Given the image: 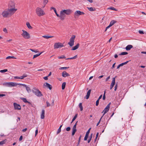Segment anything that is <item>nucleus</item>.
<instances>
[{"label": "nucleus", "instance_id": "a211bd4d", "mask_svg": "<svg viewBox=\"0 0 146 146\" xmlns=\"http://www.w3.org/2000/svg\"><path fill=\"white\" fill-rule=\"evenodd\" d=\"M62 76L64 77H66L67 76H70V74L67 73L66 71H63L62 73Z\"/></svg>", "mask_w": 146, "mask_h": 146}, {"label": "nucleus", "instance_id": "f03ea898", "mask_svg": "<svg viewBox=\"0 0 146 146\" xmlns=\"http://www.w3.org/2000/svg\"><path fill=\"white\" fill-rule=\"evenodd\" d=\"M15 10L8 9L3 11L2 13V16L4 18H8L11 17L15 13Z\"/></svg>", "mask_w": 146, "mask_h": 146}, {"label": "nucleus", "instance_id": "680f3d73", "mask_svg": "<svg viewBox=\"0 0 146 146\" xmlns=\"http://www.w3.org/2000/svg\"><path fill=\"white\" fill-rule=\"evenodd\" d=\"M81 135H80L79 137V140H78V145L79 144V143H80V139H81Z\"/></svg>", "mask_w": 146, "mask_h": 146}, {"label": "nucleus", "instance_id": "72a5a7b5", "mask_svg": "<svg viewBox=\"0 0 146 146\" xmlns=\"http://www.w3.org/2000/svg\"><path fill=\"white\" fill-rule=\"evenodd\" d=\"M87 8L90 11H93L95 10V9H94L92 7H87Z\"/></svg>", "mask_w": 146, "mask_h": 146}, {"label": "nucleus", "instance_id": "7ed1b4c3", "mask_svg": "<svg viewBox=\"0 0 146 146\" xmlns=\"http://www.w3.org/2000/svg\"><path fill=\"white\" fill-rule=\"evenodd\" d=\"M42 8H43L42 6L41 8L38 7L35 9V13L39 17L42 16L46 15L45 13Z\"/></svg>", "mask_w": 146, "mask_h": 146}, {"label": "nucleus", "instance_id": "7c9ffc66", "mask_svg": "<svg viewBox=\"0 0 146 146\" xmlns=\"http://www.w3.org/2000/svg\"><path fill=\"white\" fill-rule=\"evenodd\" d=\"M78 115V114H76L74 116V117L73 118L72 122H71V123H72L73 122L75 119H76V118H77Z\"/></svg>", "mask_w": 146, "mask_h": 146}, {"label": "nucleus", "instance_id": "1a4fd4ad", "mask_svg": "<svg viewBox=\"0 0 146 146\" xmlns=\"http://www.w3.org/2000/svg\"><path fill=\"white\" fill-rule=\"evenodd\" d=\"M64 46L63 44L60 42H56L54 44V49H56L63 47Z\"/></svg>", "mask_w": 146, "mask_h": 146}, {"label": "nucleus", "instance_id": "4d7b16f0", "mask_svg": "<svg viewBox=\"0 0 146 146\" xmlns=\"http://www.w3.org/2000/svg\"><path fill=\"white\" fill-rule=\"evenodd\" d=\"M98 135H99V133H96V138L95 139V141H96V139H97V138L98 136Z\"/></svg>", "mask_w": 146, "mask_h": 146}, {"label": "nucleus", "instance_id": "9d476101", "mask_svg": "<svg viewBox=\"0 0 146 146\" xmlns=\"http://www.w3.org/2000/svg\"><path fill=\"white\" fill-rule=\"evenodd\" d=\"M84 13L80 11H76L74 13V16L75 18L78 17L80 15H84Z\"/></svg>", "mask_w": 146, "mask_h": 146}, {"label": "nucleus", "instance_id": "5701e85b", "mask_svg": "<svg viewBox=\"0 0 146 146\" xmlns=\"http://www.w3.org/2000/svg\"><path fill=\"white\" fill-rule=\"evenodd\" d=\"M117 22V21L115 20H112L111 21L109 25L111 27L114 24Z\"/></svg>", "mask_w": 146, "mask_h": 146}, {"label": "nucleus", "instance_id": "f704fd0d", "mask_svg": "<svg viewBox=\"0 0 146 146\" xmlns=\"http://www.w3.org/2000/svg\"><path fill=\"white\" fill-rule=\"evenodd\" d=\"M42 52H41L39 54H36L34 55L33 56V58H36V57H38V56H40L42 54Z\"/></svg>", "mask_w": 146, "mask_h": 146}, {"label": "nucleus", "instance_id": "58836bf2", "mask_svg": "<svg viewBox=\"0 0 146 146\" xmlns=\"http://www.w3.org/2000/svg\"><path fill=\"white\" fill-rule=\"evenodd\" d=\"M58 58L59 59H63V58H65L66 57L64 55H62L61 56H58Z\"/></svg>", "mask_w": 146, "mask_h": 146}, {"label": "nucleus", "instance_id": "4be33fe9", "mask_svg": "<svg viewBox=\"0 0 146 146\" xmlns=\"http://www.w3.org/2000/svg\"><path fill=\"white\" fill-rule=\"evenodd\" d=\"M91 92V90H89L88 91V92H87V93L86 95V99H87L89 98V96H90V95Z\"/></svg>", "mask_w": 146, "mask_h": 146}, {"label": "nucleus", "instance_id": "393cba45", "mask_svg": "<svg viewBox=\"0 0 146 146\" xmlns=\"http://www.w3.org/2000/svg\"><path fill=\"white\" fill-rule=\"evenodd\" d=\"M21 99L25 103H30V102H29L25 98H21Z\"/></svg>", "mask_w": 146, "mask_h": 146}, {"label": "nucleus", "instance_id": "5fc2aeb1", "mask_svg": "<svg viewBox=\"0 0 146 146\" xmlns=\"http://www.w3.org/2000/svg\"><path fill=\"white\" fill-rule=\"evenodd\" d=\"M99 100L98 99V100L96 101V106H97L98 105L99 103Z\"/></svg>", "mask_w": 146, "mask_h": 146}, {"label": "nucleus", "instance_id": "bf43d9fd", "mask_svg": "<svg viewBox=\"0 0 146 146\" xmlns=\"http://www.w3.org/2000/svg\"><path fill=\"white\" fill-rule=\"evenodd\" d=\"M48 76H45L43 77V78L45 80H47L48 79Z\"/></svg>", "mask_w": 146, "mask_h": 146}, {"label": "nucleus", "instance_id": "052dcab7", "mask_svg": "<svg viewBox=\"0 0 146 146\" xmlns=\"http://www.w3.org/2000/svg\"><path fill=\"white\" fill-rule=\"evenodd\" d=\"M24 78L27 77V75L26 74H24L22 76Z\"/></svg>", "mask_w": 146, "mask_h": 146}, {"label": "nucleus", "instance_id": "c756f323", "mask_svg": "<svg viewBox=\"0 0 146 146\" xmlns=\"http://www.w3.org/2000/svg\"><path fill=\"white\" fill-rule=\"evenodd\" d=\"M77 57V55H76L73 57H71V58H67L66 59V60H69V59H75Z\"/></svg>", "mask_w": 146, "mask_h": 146}, {"label": "nucleus", "instance_id": "603ef678", "mask_svg": "<svg viewBox=\"0 0 146 146\" xmlns=\"http://www.w3.org/2000/svg\"><path fill=\"white\" fill-rule=\"evenodd\" d=\"M103 117V116H102L101 117V118L100 119V120H99V121L97 123V125H96L97 126H98L99 125V123H100V121H101V120L102 118Z\"/></svg>", "mask_w": 146, "mask_h": 146}, {"label": "nucleus", "instance_id": "864d4df0", "mask_svg": "<svg viewBox=\"0 0 146 146\" xmlns=\"http://www.w3.org/2000/svg\"><path fill=\"white\" fill-rule=\"evenodd\" d=\"M61 129H60V128H59L58 129V131L57 132V134H58L61 132Z\"/></svg>", "mask_w": 146, "mask_h": 146}, {"label": "nucleus", "instance_id": "774afa93", "mask_svg": "<svg viewBox=\"0 0 146 146\" xmlns=\"http://www.w3.org/2000/svg\"><path fill=\"white\" fill-rule=\"evenodd\" d=\"M38 133V129H36L35 131V136H36L37 135Z\"/></svg>", "mask_w": 146, "mask_h": 146}, {"label": "nucleus", "instance_id": "c03bdc74", "mask_svg": "<svg viewBox=\"0 0 146 146\" xmlns=\"http://www.w3.org/2000/svg\"><path fill=\"white\" fill-rule=\"evenodd\" d=\"M78 122V121H77L76 123H75V124L74 125L72 128L73 129H76V125H77V122Z\"/></svg>", "mask_w": 146, "mask_h": 146}, {"label": "nucleus", "instance_id": "f3484780", "mask_svg": "<svg viewBox=\"0 0 146 146\" xmlns=\"http://www.w3.org/2000/svg\"><path fill=\"white\" fill-rule=\"evenodd\" d=\"M48 0H42V7L44 8L46 5L48 3Z\"/></svg>", "mask_w": 146, "mask_h": 146}, {"label": "nucleus", "instance_id": "a19ab883", "mask_svg": "<svg viewBox=\"0 0 146 146\" xmlns=\"http://www.w3.org/2000/svg\"><path fill=\"white\" fill-rule=\"evenodd\" d=\"M8 71L7 69H4L3 70H1L0 71V72L1 73H4L7 72Z\"/></svg>", "mask_w": 146, "mask_h": 146}, {"label": "nucleus", "instance_id": "13d9d810", "mask_svg": "<svg viewBox=\"0 0 146 146\" xmlns=\"http://www.w3.org/2000/svg\"><path fill=\"white\" fill-rule=\"evenodd\" d=\"M110 27H111L109 25V26H107V27H106V29L105 31H106L108 29V28H110Z\"/></svg>", "mask_w": 146, "mask_h": 146}, {"label": "nucleus", "instance_id": "ea45409f", "mask_svg": "<svg viewBox=\"0 0 146 146\" xmlns=\"http://www.w3.org/2000/svg\"><path fill=\"white\" fill-rule=\"evenodd\" d=\"M69 68V67H61L59 68V69L60 70H66V69L68 68Z\"/></svg>", "mask_w": 146, "mask_h": 146}, {"label": "nucleus", "instance_id": "f8f14e48", "mask_svg": "<svg viewBox=\"0 0 146 146\" xmlns=\"http://www.w3.org/2000/svg\"><path fill=\"white\" fill-rule=\"evenodd\" d=\"M117 77L116 76H115V77L113 78H112V82L111 83L110 86V89L111 90L113 87L115 85V78Z\"/></svg>", "mask_w": 146, "mask_h": 146}, {"label": "nucleus", "instance_id": "423d86ee", "mask_svg": "<svg viewBox=\"0 0 146 146\" xmlns=\"http://www.w3.org/2000/svg\"><path fill=\"white\" fill-rule=\"evenodd\" d=\"M21 84L17 83L15 82H6L4 83V84L7 86L9 87H12L16 86L18 85H20Z\"/></svg>", "mask_w": 146, "mask_h": 146}, {"label": "nucleus", "instance_id": "6ab92c4d", "mask_svg": "<svg viewBox=\"0 0 146 146\" xmlns=\"http://www.w3.org/2000/svg\"><path fill=\"white\" fill-rule=\"evenodd\" d=\"M80 46V44L79 43H78L77 44L74 46L72 47L71 49L72 50H75L78 48Z\"/></svg>", "mask_w": 146, "mask_h": 146}, {"label": "nucleus", "instance_id": "9b49d317", "mask_svg": "<svg viewBox=\"0 0 146 146\" xmlns=\"http://www.w3.org/2000/svg\"><path fill=\"white\" fill-rule=\"evenodd\" d=\"M110 103L108 104L106 107L105 108L104 110L103 111V112H104V114H103V116L110 109Z\"/></svg>", "mask_w": 146, "mask_h": 146}, {"label": "nucleus", "instance_id": "4468645a", "mask_svg": "<svg viewBox=\"0 0 146 146\" xmlns=\"http://www.w3.org/2000/svg\"><path fill=\"white\" fill-rule=\"evenodd\" d=\"M13 105L15 110H20L21 109V107L19 105L14 103Z\"/></svg>", "mask_w": 146, "mask_h": 146}, {"label": "nucleus", "instance_id": "de8ad7c7", "mask_svg": "<svg viewBox=\"0 0 146 146\" xmlns=\"http://www.w3.org/2000/svg\"><path fill=\"white\" fill-rule=\"evenodd\" d=\"M91 129V128H89V129L88 130V131L86 132V134L89 135V134L90 133V130Z\"/></svg>", "mask_w": 146, "mask_h": 146}, {"label": "nucleus", "instance_id": "c85d7f7f", "mask_svg": "<svg viewBox=\"0 0 146 146\" xmlns=\"http://www.w3.org/2000/svg\"><path fill=\"white\" fill-rule=\"evenodd\" d=\"M10 58L16 59V58L14 56H9L7 57L6 58V59H10Z\"/></svg>", "mask_w": 146, "mask_h": 146}, {"label": "nucleus", "instance_id": "a18cd8bd", "mask_svg": "<svg viewBox=\"0 0 146 146\" xmlns=\"http://www.w3.org/2000/svg\"><path fill=\"white\" fill-rule=\"evenodd\" d=\"M30 50L32 52H35V53H37L38 52V51L37 50H35L33 49H30Z\"/></svg>", "mask_w": 146, "mask_h": 146}, {"label": "nucleus", "instance_id": "39448f33", "mask_svg": "<svg viewBox=\"0 0 146 146\" xmlns=\"http://www.w3.org/2000/svg\"><path fill=\"white\" fill-rule=\"evenodd\" d=\"M76 36L75 35H72L70 40L69 42L68 43V44L70 46L72 47L74 44V40Z\"/></svg>", "mask_w": 146, "mask_h": 146}, {"label": "nucleus", "instance_id": "338daca9", "mask_svg": "<svg viewBox=\"0 0 146 146\" xmlns=\"http://www.w3.org/2000/svg\"><path fill=\"white\" fill-rule=\"evenodd\" d=\"M27 128L24 129L22 130V131L23 132H25L27 131Z\"/></svg>", "mask_w": 146, "mask_h": 146}, {"label": "nucleus", "instance_id": "09e8293b", "mask_svg": "<svg viewBox=\"0 0 146 146\" xmlns=\"http://www.w3.org/2000/svg\"><path fill=\"white\" fill-rule=\"evenodd\" d=\"M88 135L86 134V135H85L84 138V140H86L88 138Z\"/></svg>", "mask_w": 146, "mask_h": 146}, {"label": "nucleus", "instance_id": "f257e3e1", "mask_svg": "<svg viewBox=\"0 0 146 146\" xmlns=\"http://www.w3.org/2000/svg\"><path fill=\"white\" fill-rule=\"evenodd\" d=\"M72 12V11L70 9H63L60 11V14L59 15V17L61 21H63L66 17V15H69Z\"/></svg>", "mask_w": 146, "mask_h": 146}, {"label": "nucleus", "instance_id": "e433bc0d", "mask_svg": "<svg viewBox=\"0 0 146 146\" xmlns=\"http://www.w3.org/2000/svg\"><path fill=\"white\" fill-rule=\"evenodd\" d=\"M128 54V53L126 52H123L120 54L119 55H125Z\"/></svg>", "mask_w": 146, "mask_h": 146}, {"label": "nucleus", "instance_id": "4c0bfd02", "mask_svg": "<svg viewBox=\"0 0 146 146\" xmlns=\"http://www.w3.org/2000/svg\"><path fill=\"white\" fill-rule=\"evenodd\" d=\"M128 62V61H127L125 62L119 64V65L121 66H123V65L127 64Z\"/></svg>", "mask_w": 146, "mask_h": 146}, {"label": "nucleus", "instance_id": "c9c22d12", "mask_svg": "<svg viewBox=\"0 0 146 146\" xmlns=\"http://www.w3.org/2000/svg\"><path fill=\"white\" fill-rule=\"evenodd\" d=\"M92 136V133L90 136V139L88 140V143H89L90 141Z\"/></svg>", "mask_w": 146, "mask_h": 146}, {"label": "nucleus", "instance_id": "412c9836", "mask_svg": "<svg viewBox=\"0 0 146 146\" xmlns=\"http://www.w3.org/2000/svg\"><path fill=\"white\" fill-rule=\"evenodd\" d=\"M133 48V46L131 45H128L125 48V49L127 50H129Z\"/></svg>", "mask_w": 146, "mask_h": 146}, {"label": "nucleus", "instance_id": "bb28decb", "mask_svg": "<svg viewBox=\"0 0 146 146\" xmlns=\"http://www.w3.org/2000/svg\"><path fill=\"white\" fill-rule=\"evenodd\" d=\"M66 83L65 82H64L62 83V90L65 89L66 86Z\"/></svg>", "mask_w": 146, "mask_h": 146}, {"label": "nucleus", "instance_id": "cd10ccee", "mask_svg": "<svg viewBox=\"0 0 146 146\" xmlns=\"http://www.w3.org/2000/svg\"><path fill=\"white\" fill-rule=\"evenodd\" d=\"M72 136L74 135L76 132L77 130L76 129H72Z\"/></svg>", "mask_w": 146, "mask_h": 146}, {"label": "nucleus", "instance_id": "a878e982", "mask_svg": "<svg viewBox=\"0 0 146 146\" xmlns=\"http://www.w3.org/2000/svg\"><path fill=\"white\" fill-rule=\"evenodd\" d=\"M43 37H44L46 39H48L50 38H51L53 37V36H47L46 35H44L42 36Z\"/></svg>", "mask_w": 146, "mask_h": 146}, {"label": "nucleus", "instance_id": "6e6d98bb", "mask_svg": "<svg viewBox=\"0 0 146 146\" xmlns=\"http://www.w3.org/2000/svg\"><path fill=\"white\" fill-rule=\"evenodd\" d=\"M66 129L67 131H69L70 129V127H68L66 128Z\"/></svg>", "mask_w": 146, "mask_h": 146}, {"label": "nucleus", "instance_id": "2f4dec72", "mask_svg": "<svg viewBox=\"0 0 146 146\" xmlns=\"http://www.w3.org/2000/svg\"><path fill=\"white\" fill-rule=\"evenodd\" d=\"M108 9H111L113 10H114L115 11H117V10L115 8H114L113 7H109L108 8Z\"/></svg>", "mask_w": 146, "mask_h": 146}, {"label": "nucleus", "instance_id": "20e7f679", "mask_svg": "<svg viewBox=\"0 0 146 146\" xmlns=\"http://www.w3.org/2000/svg\"><path fill=\"white\" fill-rule=\"evenodd\" d=\"M22 33L21 35L22 37L25 39H29L31 38L30 34L26 31L24 30H22Z\"/></svg>", "mask_w": 146, "mask_h": 146}, {"label": "nucleus", "instance_id": "b1692460", "mask_svg": "<svg viewBox=\"0 0 146 146\" xmlns=\"http://www.w3.org/2000/svg\"><path fill=\"white\" fill-rule=\"evenodd\" d=\"M26 25L27 27L29 29H32L33 28V27L31 26L30 23L28 22H27L26 23Z\"/></svg>", "mask_w": 146, "mask_h": 146}, {"label": "nucleus", "instance_id": "473e14b6", "mask_svg": "<svg viewBox=\"0 0 146 146\" xmlns=\"http://www.w3.org/2000/svg\"><path fill=\"white\" fill-rule=\"evenodd\" d=\"M79 106L80 108V110L81 111H82L83 110V107L82 105V103H80L79 104Z\"/></svg>", "mask_w": 146, "mask_h": 146}, {"label": "nucleus", "instance_id": "2eb2a0df", "mask_svg": "<svg viewBox=\"0 0 146 146\" xmlns=\"http://www.w3.org/2000/svg\"><path fill=\"white\" fill-rule=\"evenodd\" d=\"M40 118L41 119H43L45 117V111L43 109L42 110L41 112L40 113Z\"/></svg>", "mask_w": 146, "mask_h": 146}, {"label": "nucleus", "instance_id": "79ce46f5", "mask_svg": "<svg viewBox=\"0 0 146 146\" xmlns=\"http://www.w3.org/2000/svg\"><path fill=\"white\" fill-rule=\"evenodd\" d=\"M5 142V140L2 141L0 142V145H2L4 144Z\"/></svg>", "mask_w": 146, "mask_h": 146}, {"label": "nucleus", "instance_id": "49530a36", "mask_svg": "<svg viewBox=\"0 0 146 146\" xmlns=\"http://www.w3.org/2000/svg\"><path fill=\"white\" fill-rule=\"evenodd\" d=\"M105 94H106V91H104V93L103 97V99L104 100L106 99V97H105Z\"/></svg>", "mask_w": 146, "mask_h": 146}, {"label": "nucleus", "instance_id": "37998d69", "mask_svg": "<svg viewBox=\"0 0 146 146\" xmlns=\"http://www.w3.org/2000/svg\"><path fill=\"white\" fill-rule=\"evenodd\" d=\"M54 11L55 13L56 14V16L58 17H59V14H58L57 12V11H56V9H55V10H54Z\"/></svg>", "mask_w": 146, "mask_h": 146}, {"label": "nucleus", "instance_id": "8fccbe9b", "mask_svg": "<svg viewBox=\"0 0 146 146\" xmlns=\"http://www.w3.org/2000/svg\"><path fill=\"white\" fill-rule=\"evenodd\" d=\"M3 31L5 33H7V31L6 28H4L3 29Z\"/></svg>", "mask_w": 146, "mask_h": 146}, {"label": "nucleus", "instance_id": "0eeeda50", "mask_svg": "<svg viewBox=\"0 0 146 146\" xmlns=\"http://www.w3.org/2000/svg\"><path fill=\"white\" fill-rule=\"evenodd\" d=\"M33 92L38 96H40L42 95L41 92L35 88H33Z\"/></svg>", "mask_w": 146, "mask_h": 146}, {"label": "nucleus", "instance_id": "aec40b11", "mask_svg": "<svg viewBox=\"0 0 146 146\" xmlns=\"http://www.w3.org/2000/svg\"><path fill=\"white\" fill-rule=\"evenodd\" d=\"M54 100H53L52 102V103L51 105L50 104V103L48 101H47L46 102V106H47V107H49V106H53L54 105Z\"/></svg>", "mask_w": 146, "mask_h": 146}, {"label": "nucleus", "instance_id": "0e129e2a", "mask_svg": "<svg viewBox=\"0 0 146 146\" xmlns=\"http://www.w3.org/2000/svg\"><path fill=\"white\" fill-rule=\"evenodd\" d=\"M22 139H23V136H22L21 135L20 137V138L19 139V140L20 141H21L22 140Z\"/></svg>", "mask_w": 146, "mask_h": 146}, {"label": "nucleus", "instance_id": "e2e57ef3", "mask_svg": "<svg viewBox=\"0 0 146 146\" xmlns=\"http://www.w3.org/2000/svg\"><path fill=\"white\" fill-rule=\"evenodd\" d=\"M139 33L140 34H143L144 33L143 32L141 31H139Z\"/></svg>", "mask_w": 146, "mask_h": 146}, {"label": "nucleus", "instance_id": "69168bd1", "mask_svg": "<svg viewBox=\"0 0 146 146\" xmlns=\"http://www.w3.org/2000/svg\"><path fill=\"white\" fill-rule=\"evenodd\" d=\"M115 63L114 64H113L112 67H111V69H113L115 67Z\"/></svg>", "mask_w": 146, "mask_h": 146}, {"label": "nucleus", "instance_id": "6e6552de", "mask_svg": "<svg viewBox=\"0 0 146 146\" xmlns=\"http://www.w3.org/2000/svg\"><path fill=\"white\" fill-rule=\"evenodd\" d=\"M15 3L13 1H10L8 5V8L9 9H14L15 10V13L17 11V9L15 8Z\"/></svg>", "mask_w": 146, "mask_h": 146}, {"label": "nucleus", "instance_id": "ddd939ff", "mask_svg": "<svg viewBox=\"0 0 146 146\" xmlns=\"http://www.w3.org/2000/svg\"><path fill=\"white\" fill-rule=\"evenodd\" d=\"M20 85L23 86L24 87H25L26 90L28 92V93H29L31 92V90L30 88V87L27 86L25 84H20Z\"/></svg>", "mask_w": 146, "mask_h": 146}, {"label": "nucleus", "instance_id": "dca6fc26", "mask_svg": "<svg viewBox=\"0 0 146 146\" xmlns=\"http://www.w3.org/2000/svg\"><path fill=\"white\" fill-rule=\"evenodd\" d=\"M44 86L48 88L50 90H51L52 88V87L51 85L47 82L45 83L44 84Z\"/></svg>", "mask_w": 146, "mask_h": 146}, {"label": "nucleus", "instance_id": "3c124183", "mask_svg": "<svg viewBox=\"0 0 146 146\" xmlns=\"http://www.w3.org/2000/svg\"><path fill=\"white\" fill-rule=\"evenodd\" d=\"M117 84H115V87H114V90L115 91L117 89Z\"/></svg>", "mask_w": 146, "mask_h": 146}]
</instances>
